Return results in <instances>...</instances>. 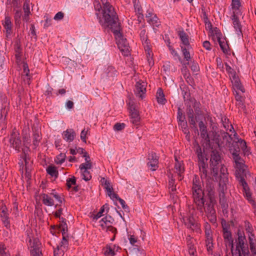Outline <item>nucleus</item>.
<instances>
[{
  "label": "nucleus",
  "mask_w": 256,
  "mask_h": 256,
  "mask_svg": "<svg viewBox=\"0 0 256 256\" xmlns=\"http://www.w3.org/2000/svg\"><path fill=\"white\" fill-rule=\"evenodd\" d=\"M102 26L109 28L116 36H120L121 28L114 8L109 2L104 4L102 18L100 20Z\"/></svg>",
  "instance_id": "obj_1"
},
{
  "label": "nucleus",
  "mask_w": 256,
  "mask_h": 256,
  "mask_svg": "<svg viewBox=\"0 0 256 256\" xmlns=\"http://www.w3.org/2000/svg\"><path fill=\"white\" fill-rule=\"evenodd\" d=\"M192 192L194 202L196 210L204 214V206L205 202L204 192L202 190L201 182L197 175H194L192 179Z\"/></svg>",
  "instance_id": "obj_2"
},
{
  "label": "nucleus",
  "mask_w": 256,
  "mask_h": 256,
  "mask_svg": "<svg viewBox=\"0 0 256 256\" xmlns=\"http://www.w3.org/2000/svg\"><path fill=\"white\" fill-rule=\"evenodd\" d=\"M223 168L227 170L226 168L222 164L221 156L219 152L216 150H212L210 158V170L211 174L216 180H220L222 174L221 170Z\"/></svg>",
  "instance_id": "obj_3"
},
{
  "label": "nucleus",
  "mask_w": 256,
  "mask_h": 256,
  "mask_svg": "<svg viewBox=\"0 0 256 256\" xmlns=\"http://www.w3.org/2000/svg\"><path fill=\"white\" fill-rule=\"evenodd\" d=\"M200 106V104L199 102H195L193 104L194 112L190 106H187L186 109V114L190 126L198 135L199 134V132L196 124V118L197 116L202 115V112Z\"/></svg>",
  "instance_id": "obj_4"
},
{
  "label": "nucleus",
  "mask_w": 256,
  "mask_h": 256,
  "mask_svg": "<svg viewBox=\"0 0 256 256\" xmlns=\"http://www.w3.org/2000/svg\"><path fill=\"white\" fill-rule=\"evenodd\" d=\"M180 215L184 225L188 228L197 233H201L200 224L196 220V212L194 208H189L188 211L186 214L183 213V214Z\"/></svg>",
  "instance_id": "obj_5"
},
{
  "label": "nucleus",
  "mask_w": 256,
  "mask_h": 256,
  "mask_svg": "<svg viewBox=\"0 0 256 256\" xmlns=\"http://www.w3.org/2000/svg\"><path fill=\"white\" fill-rule=\"evenodd\" d=\"M221 172L222 174L218 182L220 186L219 202L222 209V211L224 212V210H228V207L224 194V190L226 189V184L228 180L226 168H222Z\"/></svg>",
  "instance_id": "obj_6"
},
{
  "label": "nucleus",
  "mask_w": 256,
  "mask_h": 256,
  "mask_svg": "<svg viewBox=\"0 0 256 256\" xmlns=\"http://www.w3.org/2000/svg\"><path fill=\"white\" fill-rule=\"evenodd\" d=\"M194 151L198 158V166L201 178H206L208 177V165L206 163L208 158L204 156V150H202L201 146L198 142L194 144Z\"/></svg>",
  "instance_id": "obj_7"
},
{
  "label": "nucleus",
  "mask_w": 256,
  "mask_h": 256,
  "mask_svg": "<svg viewBox=\"0 0 256 256\" xmlns=\"http://www.w3.org/2000/svg\"><path fill=\"white\" fill-rule=\"evenodd\" d=\"M194 151L198 158V166L201 178H206L208 177V165L206 163L208 158L204 156V150H202L201 146L198 142L194 144Z\"/></svg>",
  "instance_id": "obj_8"
},
{
  "label": "nucleus",
  "mask_w": 256,
  "mask_h": 256,
  "mask_svg": "<svg viewBox=\"0 0 256 256\" xmlns=\"http://www.w3.org/2000/svg\"><path fill=\"white\" fill-rule=\"evenodd\" d=\"M194 151L198 158V166L201 178H206L208 177V165L206 163L208 158L204 156V150H202L201 146L198 142L194 144Z\"/></svg>",
  "instance_id": "obj_9"
},
{
  "label": "nucleus",
  "mask_w": 256,
  "mask_h": 256,
  "mask_svg": "<svg viewBox=\"0 0 256 256\" xmlns=\"http://www.w3.org/2000/svg\"><path fill=\"white\" fill-rule=\"evenodd\" d=\"M232 160L234 163V168L236 169V179L242 177H246V174L248 171L247 170L248 166L245 164V160L240 155L234 157Z\"/></svg>",
  "instance_id": "obj_10"
},
{
  "label": "nucleus",
  "mask_w": 256,
  "mask_h": 256,
  "mask_svg": "<svg viewBox=\"0 0 256 256\" xmlns=\"http://www.w3.org/2000/svg\"><path fill=\"white\" fill-rule=\"evenodd\" d=\"M216 204V201H213L211 202V201L209 200L204 206V212H205L209 222L213 224H216L217 222L216 211L214 208Z\"/></svg>",
  "instance_id": "obj_11"
},
{
  "label": "nucleus",
  "mask_w": 256,
  "mask_h": 256,
  "mask_svg": "<svg viewBox=\"0 0 256 256\" xmlns=\"http://www.w3.org/2000/svg\"><path fill=\"white\" fill-rule=\"evenodd\" d=\"M246 177H242L237 178L239 184L242 187V192L244 196L248 200V201L252 205L254 208L256 209V203L254 200L252 198V194L250 191V188L248 183L245 180Z\"/></svg>",
  "instance_id": "obj_12"
},
{
  "label": "nucleus",
  "mask_w": 256,
  "mask_h": 256,
  "mask_svg": "<svg viewBox=\"0 0 256 256\" xmlns=\"http://www.w3.org/2000/svg\"><path fill=\"white\" fill-rule=\"evenodd\" d=\"M10 146L14 148L18 152L21 151L22 140L20 133L14 128L12 131L9 138Z\"/></svg>",
  "instance_id": "obj_13"
},
{
  "label": "nucleus",
  "mask_w": 256,
  "mask_h": 256,
  "mask_svg": "<svg viewBox=\"0 0 256 256\" xmlns=\"http://www.w3.org/2000/svg\"><path fill=\"white\" fill-rule=\"evenodd\" d=\"M120 39L117 41L118 46L124 56H128L130 54L129 50L130 46L127 42L126 40L122 38V34L120 36H117Z\"/></svg>",
  "instance_id": "obj_14"
},
{
  "label": "nucleus",
  "mask_w": 256,
  "mask_h": 256,
  "mask_svg": "<svg viewBox=\"0 0 256 256\" xmlns=\"http://www.w3.org/2000/svg\"><path fill=\"white\" fill-rule=\"evenodd\" d=\"M236 250V252L240 250L243 253L249 252L248 246L246 242V238L244 235L238 234Z\"/></svg>",
  "instance_id": "obj_15"
},
{
  "label": "nucleus",
  "mask_w": 256,
  "mask_h": 256,
  "mask_svg": "<svg viewBox=\"0 0 256 256\" xmlns=\"http://www.w3.org/2000/svg\"><path fill=\"white\" fill-rule=\"evenodd\" d=\"M2 24L4 28V32L6 34V38L9 40L12 33V24L10 18L9 16H6Z\"/></svg>",
  "instance_id": "obj_16"
},
{
  "label": "nucleus",
  "mask_w": 256,
  "mask_h": 256,
  "mask_svg": "<svg viewBox=\"0 0 256 256\" xmlns=\"http://www.w3.org/2000/svg\"><path fill=\"white\" fill-rule=\"evenodd\" d=\"M223 238L226 247L229 246L232 252L234 248V240L232 237V232L226 227H224L222 228Z\"/></svg>",
  "instance_id": "obj_17"
},
{
  "label": "nucleus",
  "mask_w": 256,
  "mask_h": 256,
  "mask_svg": "<svg viewBox=\"0 0 256 256\" xmlns=\"http://www.w3.org/2000/svg\"><path fill=\"white\" fill-rule=\"evenodd\" d=\"M146 84L141 80L137 82L135 85L134 94L137 97L142 100L145 97L146 92Z\"/></svg>",
  "instance_id": "obj_18"
},
{
  "label": "nucleus",
  "mask_w": 256,
  "mask_h": 256,
  "mask_svg": "<svg viewBox=\"0 0 256 256\" xmlns=\"http://www.w3.org/2000/svg\"><path fill=\"white\" fill-rule=\"evenodd\" d=\"M2 211L0 214L1 220L4 226L8 230L10 229V224L8 214V209L5 205L2 208Z\"/></svg>",
  "instance_id": "obj_19"
},
{
  "label": "nucleus",
  "mask_w": 256,
  "mask_h": 256,
  "mask_svg": "<svg viewBox=\"0 0 256 256\" xmlns=\"http://www.w3.org/2000/svg\"><path fill=\"white\" fill-rule=\"evenodd\" d=\"M198 127L200 132V137L204 139L206 143L210 144V136L208 134L207 126L203 121L198 122Z\"/></svg>",
  "instance_id": "obj_20"
},
{
  "label": "nucleus",
  "mask_w": 256,
  "mask_h": 256,
  "mask_svg": "<svg viewBox=\"0 0 256 256\" xmlns=\"http://www.w3.org/2000/svg\"><path fill=\"white\" fill-rule=\"evenodd\" d=\"M148 159L150 160L147 164L148 167L150 168L152 171L156 170L158 167V157L156 154L154 152H152L149 154Z\"/></svg>",
  "instance_id": "obj_21"
},
{
  "label": "nucleus",
  "mask_w": 256,
  "mask_h": 256,
  "mask_svg": "<svg viewBox=\"0 0 256 256\" xmlns=\"http://www.w3.org/2000/svg\"><path fill=\"white\" fill-rule=\"evenodd\" d=\"M8 111V106L2 105L0 111V125L2 126V129L6 128L7 124L6 118Z\"/></svg>",
  "instance_id": "obj_22"
},
{
  "label": "nucleus",
  "mask_w": 256,
  "mask_h": 256,
  "mask_svg": "<svg viewBox=\"0 0 256 256\" xmlns=\"http://www.w3.org/2000/svg\"><path fill=\"white\" fill-rule=\"evenodd\" d=\"M231 19L232 20L234 27L235 29V30L237 34L238 35V36H242V26L238 19V18L235 13V12H233L232 15L231 16Z\"/></svg>",
  "instance_id": "obj_23"
},
{
  "label": "nucleus",
  "mask_w": 256,
  "mask_h": 256,
  "mask_svg": "<svg viewBox=\"0 0 256 256\" xmlns=\"http://www.w3.org/2000/svg\"><path fill=\"white\" fill-rule=\"evenodd\" d=\"M206 191L207 192L209 200L211 201V202L213 201H216L214 197L215 190L214 184L212 182H208L206 183Z\"/></svg>",
  "instance_id": "obj_24"
},
{
  "label": "nucleus",
  "mask_w": 256,
  "mask_h": 256,
  "mask_svg": "<svg viewBox=\"0 0 256 256\" xmlns=\"http://www.w3.org/2000/svg\"><path fill=\"white\" fill-rule=\"evenodd\" d=\"M206 245L207 250L210 252H212L214 248L212 232L205 233Z\"/></svg>",
  "instance_id": "obj_25"
},
{
  "label": "nucleus",
  "mask_w": 256,
  "mask_h": 256,
  "mask_svg": "<svg viewBox=\"0 0 256 256\" xmlns=\"http://www.w3.org/2000/svg\"><path fill=\"white\" fill-rule=\"evenodd\" d=\"M178 36L182 41L184 46L188 47V48H191V46L189 42L188 36L184 30L178 32Z\"/></svg>",
  "instance_id": "obj_26"
},
{
  "label": "nucleus",
  "mask_w": 256,
  "mask_h": 256,
  "mask_svg": "<svg viewBox=\"0 0 256 256\" xmlns=\"http://www.w3.org/2000/svg\"><path fill=\"white\" fill-rule=\"evenodd\" d=\"M233 86L234 87V90H240L242 93L245 92V89L243 86L240 82V81L238 77H236V75L232 76Z\"/></svg>",
  "instance_id": "obj_27"
},
{
  "label": "nucleus",
  "mask_w": 256,
  "mask_h": 256,
  "mask_svg": "<svg viewBox=\"0 0 256 256\" xmlns=\"http://www.w3.org/2000/svg\"><path fill=\"white\" fill-rule=\"evenodd\" d=\"M250 248L254 256H256V238L255 235L248 236Z\"/></svg>",
  "instance_id": "obj_28"
},
{
  "label": "nucleus",
  "mask_w": 256,
  "mask_h": 256,
  "mask_svg": "<svg viewBox=\"0 0 256 256\" xmlns=\"http://www.w3.org/2000/svg\"><path fill=\"white\" fill-rule=\"evenodd\" d=\"M23 10H24V14L22 16V20L24 21L27 22L29 20V16L30 14L29 1L27 0H25L23 5Z\"/></svg>",
  "instance_id": "obj_29"
},
{
  "label": "nucleus",
  "mask_w": 256,
  "mask_h": 256,
  "mask_svg": "<svg viewBox=\"0 0 256 256\" xmlns=\"http://www.w3.org/2000/svg\"><path fill=\"white\" fill-rule=\"evenodd\" d=\"M211 141L216 144L218 148L222 146L223 142L221 140L220 136L216 132H212V135L210 136V142Z\"/></svg>",
  "instance_id": "obj_30"
},
{
  "label": "nucleus",
  "mask_w": 256,
  "mask_h": 256,
  "mask_svg": "<svg viewBox=\"0 0 256 256\" xmlns=\"http://www.w3.org/2000/svg\"><path fill=\"white\" fill-rule=\"evenodd\" d=\"M75 136L76 133L73 129H68L66 131L64 132L63 138L66 142H72Z\"/></svg>",
  "instance_id": "obj_31"
},
{
  "label": "nucleus",
  "mask_w": 256,
  "mask_h": 256,
  "mask_svg": "<svg viewBox=\"0 0 256 256\" xmlns=\"http://www.w3.org/2000/svg\"><path fill=\"white\" fill-rule=\"evenodd\" d=\"M144 49L146 52L147 60L149 66H152L154 65V61L153 60V54L150 48V46H144Z\"/></svg>",
  "instance_id": "obj_32"
},
{
  "label": "nucleus",
  "mask_w": 256,
  "mask_h": 256,
  "mask_svg": "<svg viewBox=\"0 0 256 256\" xmlns=\"http://www.w3.org/2000/svg\"><path fill=\"white\" fill-rule=\"evenodd\" d=\"M42 203L48 206H52L54 205V200L48 194H42L41 195Z\"/></svg>",
  "instance_id": "obj_33"
},
{
  "label": "nucleus",
  "mask_w": 256,
  "mask_h": 256,
  "mask_svg": "<svg viewBox=\"0 0 256 256\" xmlns=\"http://www.w3.org/2000/svg\"><path fill=\"white\" fill-rule=\"evenodd\" d=\"M130 122L136 128L140 124V116L138 112H130Z\"/></svg>",
  "instance_id": "obj_34"
},
{
  "label": "nucleus",
  "mask_w": 256,
  "mask_h": 256,
  "mask_svg": "<svg viewBox=\"0 0 256 256\" xmlns=\"http://www.w3.org/2000/svg\"><path fill=\"white\" fill-rule=\"evenodd\" d=\"M140 36L144 47L150 46V40L148 39V36L145 29H143L140 31Z\"/></svg>",
  "instance_id": "obj_35"
},
{
  "label": "nucleus",
  "mask_w": 256,
  "mask_h": 256,
  "mask_svg": "<svg viewBox=\"0 0 256 256\" xmlns=\"http://www.w3.org/2000/svg\"><path fill=\"white\" fill-rule=\"evenodd\" d=\"M49 196L54 198L58 202L55 206V208H57L58 206H60L64 199L62 196L58 194L56 192L55 190H52V192L50 194Z\"/></svg>",
  "instance_id": "obj_36"
},
{
  "label": "nucleus",
  "mask_w": 256,
  "mask_h": 256,
  "mask_svg": "<svg viewBox=\"0 0 256 256\" xmlns=\"http://www.w3.org/2000/svg\"><path fill=\"white\" fill-rule=\"evenodd\" d=\"M156 99L158 102L161 104H164L166 102L164 94L161 88H159L156 92Z\"/></svg>",
  "instance_id": "obj_37"
},
{
  "label": "nucleus",
  "mask_w": 256,
  "mask_h": 256,
  "mask_svg": "<svg viewBox=\"0 0 256 256\" xmlns=\"http://www.w3.org/2000/svg\"><path fill=\"white\" fill-rule=\"evenodd\" d=\"M32 137L33 144L36 148L38 146L42 138L41 133L39 132L38 130H36L34 132Z\"/></svg>",
  "instance_id": "obj_38"
},
{
  "label": "nucleus",
  "mask_w": 256,
  "mask_h": 256,
  "mask_svg": "<svg viewBox=\"0 0 256 256\" xmlns=\"http://www.w3.org/2000/svg\"><path fill=\"white\" fill-rule=\"evenodd\" d=\"M46 172L51 176L57 178L58 176V172L56 167L52 165H50L46 169Z\"/></svg>",
  "instance_id": "obj_39"
},
{
  "label": "nucleus",
  "mask_w": 256,
  "mask_h": 256,
  "mask_svg": "<svg viewBox=\"0 0 256 256\" xmlns=\"http://www.w3.org/2000/svg\"><path fill=\"white\" fill-rule=\"evenodd\" d=\"M218 41L222 52L226 54H229L230 48L227 42H225L224 40H222V39L218 40Z\"/></svg>",
  "instance_id": "obj_40"
},
{
  "label": "nucleus",
  "mask_w": 256,
  "mask_h": 256,
  "mask_svg": "<svg viewBox=\"0 0 256 256\" xmlns=\"http://www.w3.org/2000/svg\"><path fill=\"white\" fill-rule=\"evenodd\" d=\"M117 71L112 66H108L105 70L104 73L107 77L113 78L117 74Z\"/></svg>",
  "instance_id": "obj_41"
},
{
  "label": "nucleus",
  "mask_w": 256,
  "mask_h": 256,
  "mask_svg": "<svg viewBox=\"0 0 256 256\" xmlns=\"http://www.w3.org/2000/svg\"><path fill=\"white\" fill-rule=\"evenodd\" d=\"M244 226L248 236L254 234L252 226L248 220L244 222Z\"/></svg>",
  "instance_id": "obj_42"
},
{
  "label": "nucleus",
  "mask_w": 256,
  "mask_h": 256,
  "mask_svg": "<svg viewBox=\"0 0 256 256\" xmlns=\"http://www.w3.org/2000/svg\"><path fill=\"white\" fill-rule=\"evenodd\" d=\"M29 150L30 148L28 147L25 146L24 148H22V153L20 155V158L24 162L26 166L28 163V160H29V158L28 152L29 151Z\"/></svg>",
  "instance_id": "obj_43"
},
{
  "label": "nucleus",
  "mask_w": 256,
  "mask_h": 256,
  "mask_svg": "<svg viewBox=\"0 0 256 256\" xmlns=\"http://www.w3.org/2000/svg\"><path fill=\"white\" fill-rule=\"evenodd\" d=\"M134 8L135 12L138 14V20L139 22H140L142 21V20L144 18V15L142 14V8L138 4H134Z\"/></svg>",
  "instance_id": "obj_44"
},
{
  "label": "nucleus",
  "mask_w": 256,
  "mask_h": 256,
  "mask_svg": "<svg viewBox=\"0 0 256 256\" xmlns=\"http://www.w3.org/2000/svg\"><path fill=\"white\" fill-rule=\"evenodd\" d=\"M181 50L182 52L183 56L184 57V59L189 62L191 60L190 54L189 52V50L191 48H188L184 46H180Z\"/></svg>",
  "instance_id": "obj_45"
},
{
  "label": "nucleus",
  "mask_w": 256,
  "mask_h": 256,
  "mask_svg": "<svg viewBox=\"0 0 256 256\" xmlns=\"http://www.w3.org/2000/svg\"><path fill=\"white\" fill-rule=\"evenodd\" d=\"M174 168L178 175L181 176V174H183L184 171V165L182 161L178 162L175 163Z\"/></svg>",
  "instance_id": "obj_46"
},
{
  "label": "nucleus",
  "mask_w": 256,
  "mask_h": 256,
  "mask_svg": "<svg viewBox=\"0 0 256 256\" xmlns=\"http://www.w3.org/2000/svg\"><path fill=\"white\" fill-rule=\"evenodd\" d=\"M168 188L170 191L174 192L176 190V185L175 184V180L173 176V174H170L168 175Z\"/></svg>",
  "instance_id": "obj_47"
},
{
  "label": "nucleus",
  "mask_w": 256,
  "mask_h": 256,
  "mask_svg": "<svg viewBox=\"0 0 256 256\" xmlns=\"http://www.w3.org/2000/svg\"><path fill=\"white\" fill-rule=\"evenodd\" d=\"M146 21L153 26L158 27L160 25V22L156 14L152 16V18H148Z\"/></svg>",
  "instance_id": "obj_48"
},
{
  "label": "nucleus",
  "mask_w": 256,
  "mask_h": 256,
  "mask_svg": "<svg viewBox=\"0 0 256 256\" xmlns=\"http://www.w3.org/2000/svg\"><path fill=\"white\" fill-rule=\"evenodd\" d=\"M222 122L223 124L224 127L226 129V130H228L229 129L230 125H229V120L228 119L224 116H222ZM230 131H232V129L234 130L233 126L232 124H230Z\"/></svg>",
  "instance_id": "obj_49"
},
{
  "label": "nucleus",
  "mask_w": 256,
  "mask_h": 256,
  "mask_svg": "<svg viewBox=\"0 0 256 256\" xmlns=\"http://www.w3.org/2000/svg\"><path fill=\"white\" fill-rule=\"evenodd\" d=\"M105 208H106L108 210H109L108 204H106L104 205L101 207L100 211L96 215L94 216V219L96 220L100 218L102 216V213L104 212Z\"/></svg>",
  "instance_id": "obj_50"
},
{
  "label": "nucleus",
  "mask_w": 256,
  "mask_h": 256,
  "mask_svg": "<svg viewBox=\"0 0 256 256\" xmlns=\"http://www.w3.org/2000/svg\"><path fill=\"white\" fill-rule=\"evenodd\" d=\"M22 11L21 10H16L14 13V19L16 25L20 24L21 22Z\"/></svg>",
  "instance_id": "obj_51"
},
{
  "label": "nucleus",
  "mask_w": 256,
  "mask_h": 256,
  "mask_svg": "<svg viewBox=\"0 0 256 256\" xmlns=\"http://www.w3.org/2000/svg\"><path fill=\"white\" fill-rule=\"evenodd\" d=\"M68 236H66L65 234H63L62 240L60 242V247L63 249H66L68 245Z\"/></svg>",
  "instance_id": "obj_52"
},
{
  "label": "nucleus",
  "mask_w": 256,
  "mask_h": 256,
  "mask_svg": "<svg viewBox=\"0 0 256 256\" xmlns=\"http://www.w3.org/2000/svg\"><path fill=\"white\" fill-rule=\"evenodd\" d=\"M32 248L30 250V254L32 256H42V252L38 247L33 246Z\"/></svg>",
  "instance_id": "obj_53"
},
{
  "label": "nucleus",
  "mask_w": 256,
  "mask_h": 256,
  "mask_svg": "<svg viewBox=\"0 0 256 256\" xmlns=\"http://www.w3.org/2000/svg\"><path fill=\"white\" fill-rule=\"evenodd\" d=\"M66 157V156L65 154L60 153L56 157L54 160L55 162L58 164H62L65 161Z\"/></svg>",
  "instance_id": "obj_54"
},
{
  "label": "nucleus",
  "mask_w": 256,
  "mask_h": 256,
  "mask_svg": "<svg viewBox=\"0 0 256 256\" xmlns=\"http://www.w3.org/2000/svg\"><path fill=\"white\" fill-rule=\"evenodd\" d=\"M231 6L232 10L236 12L241 6L240 0H232Z\"/></svg>",
  "instance_id": "obj_55"
},
{
  "label": "nucleus",
  "mask_w": 256,
  "mask_h": 256,
  "mask_svg": "<svg viewBox=\"0 0 256 256\" xmlns=\"http://www.w3.org/2000/svg\"><path fill=\"white\" fill-rule=\"evenodd\" d=\"M188 64V62L182 64V72L185 78H188L190 76V74L188 72V70L187 68V66Z\"/></svg>",
  "instance_id": "obj_56"
},
{
  "label": "nucleus",
  "mask_w": 256,
  "mask_h": 256,
  "mask_svg": "<svg viewBox=\"0 0 256 256\" xmlns=\"http://www.w3.org/2000/svg\"><path fill=\"white\" fill-rule=\"evenodd\" d=\"M106 251L104 252V255L106 256H114L116 253L114 248H112L109 246H106Z\"/></svg>",
  "instance_id": "obj_57"
},
{
  "label": "nucleus",
  "mask_w": 256,
  "mask_h": 256,
  "mask_svg": "<svg viewBox=\"0 0 256 256\" xmlns=\"http://www.w3.org/2000/svg\"><path fill=\"white\" fill-rule=\"evenodd\" d=\"M82 178L86 181H88L92 178V176L88 170H82Z\"/></svg>",
  "instance_id": "obj_58"
},
{
  "label": "nucleus",
  "mask_w": 256,
  "mask_h": 256,
  "mask_svg": "<svg viewBox=\"0 0 256 256\" xmlns=\"http://www.w3.org/2000/svg\"><path fill=\"white\" fill-rule=\"evenodd\" d=\"M179 123H180V126L182 127V132L185 134H190V132H189V130H188V128L187 122L186 120H182V122H179Z\"/></svg>",
  "instance_id": "obj_59"
},
{
  "label": "nucleus",
  "mask_w": 256,
  "mask_h": 256,
  "mask_svg": "<svg viewBox=\"0 0 256 256\" xmlns=\"http://www.w3.org/2000/svg\"><path fill=\"white\" fill-rule=\"evenodd\" d=\"M168 49H169L170 51V52L171 54L174 56H176V57L178 58V59L181 62V63H182V58H181L180 56H179V54H178V53L173 48V47L172 46L168 45Z\"/></svg>",
  "instance_id": "obj_60"
},
{
  "label": "nucleus",
  "mask_w": 256,
  "mask_h": 256,
  "mask_svg": "<svg viewBox=\"0 0 256 256\" xmlns=\"http://www.w3.org/2000/svg\"><path fill=\"white\" fill-rule=\"evenodd\" d=\"M76 184V178L73 176L71 178H68L66 180V186L68 188H70L72 185H75Z\"/></svg>",
  "instance_id": "obj_61"
},
{
  "label": "nucleus",
  "mask_w": 256,
  "mask_h": 256,
  "mask_svg": "<svg viewBox=\"0 0 256 256\" xmlns=\"http://www.w3.org/2000/svg\"><path fill=\"white\" fill-rule=\"evenodd\" d=\"M92 168V162H85L82 163L80 166V168L81 170H90Z\"/></svg>",
  "instance_id": "obj_62"
},
{
  "label": "nucleus",
  "mask_w": 256,
  "mask_h": 256,
  "mask_svg": "<svg viewBox=\"0 0 256 256\" xmlns=\"http://www.w3.org/2000/svg\"><path fill=\"white\" fill-rule=\"evenodd\" d=\"M60 246H57V248L54 249V256H62L64 254V250L60 249Z\"/></svg>",
  "instance_id": "obj_63"
},
{
  "label": "nucleus",
  "mask_w": 256,
  "mask_h": 256,
  "mask_svg": "<svg viewBox=\"0 0 256 256\" xmlns=\"http://www.w3.org/2000/svg\"><path fill=\"white\" fill-rule=\"evenodd\" d=\"M126 124L124 123H116L114 126V129L116 131H120L124 129Z\"/></svg>",
  "instance_id": "obj_64"
}]
</instances>
